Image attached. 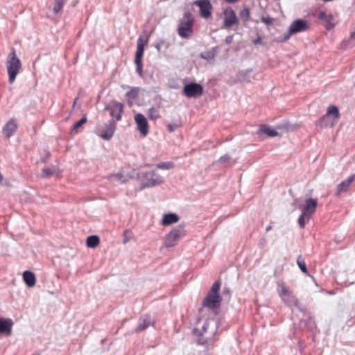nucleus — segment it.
I'll return each mask as SVG.
<instances>
[{"instance_id": "ea45409f", "label": "nucleus", "mask_w": 355, "mask_h": 355, "mask_svg": "<svg viewBox=\"0 0 355 355\" xmlns=\"http://www.w3.org/2000/svg\"><path fill=\"white\" fill-rule=\"evenodd\" d=\"M180 126H181L180 122L169 123L167 125V130L168 132H173Z\"/></svg>"}, {"instance_id": "473e14b6", "label": "nucleus", "mask_w": 355, "mask_h": 355, "mask_svg": "<svg viewBox=\"0 0 355 355\" xmlns=\"http://www.w3.org/2000/svg\"><path fill=\"white\" fill-rule=\"evenodd\" d=\"M66 3L67 0H55V5L53 9L54 13L57 14L60 12Z\"/></svg>"}, {"instance_id": "b1692460", "label": "nucleus", "mask_w": 355, "mask_h": 355, "mask_svg": "<svg viewBox=\"0 0 355 355\" xmlns=\"http://www.w3.org/2000/svg\"><path fill=\"white\" fill-rule=\"evenodd\" d=\"M179 217L176 214L170 213L166 214L164 215L162 219V225H169L173 223L178 222Z\"/></svg>"}, {"instance_id": "aec40b11", "label": "nucleus", "mask_w": 355, "mask_h": 355, "mask_svg": "<svg viewBox=\"0 0 355 355\" xmlns=\"http://www.w3.org/2000/svg\"><path fill=\"white\" fill-rule=\"evenodd\" d=\"M148 42V39H144L141 36L139 37L137 42V51L135 59H142L144 53V46Z\"/></svg>"}, {"instance_id": "f8f14e48", "label": "nucleus", "mask_w": 355, "mask_h": 355, "mask_svg": "<svg viewBox=\"0 0 355 355\" xmlns=\"http://www.w3.org/2000/svg\"><path fill=\"white\" fill-rule=\"evenodd\" d=\"M203 92L202 87L198 83H189L184 87V94L187 97H196Z\"/></svg>"}, {"instance_id": "2f4dec72", "label": "nucleus", "mask_w": 355, "mask_h": 355, "mask_svg": "<svg viewBox=\"0 0 355 355\" xmlns=\"http://www.w3.org/2000/svg\"><path fill=\"white\" fill-rule=\"evenodd\" d=\"M87 117L85 116L77 121L71 128V134H76L78 132L77 130L85 124L87 122Z\"/></svg>"}, {"instance_id": "423d86ee", "label": "nucleus", "mask_w": 355, "mask_h": 355, "mask_svg": "<svg viewBox=\"0 0 355 355\" xmlns=\"http://www.w3.org/2000/svg\"><path fill=\"white\" fill-rule=\"evenodd\" d=\"M339 118L338 108L335 105H331L327 108V113L320 119L318 124L321 127L331 128L338 122Z\"/></svg>"}, {"instance_id": "4be33fe9", "label": "nucleus", "mask_w": 355, "mask_h": 355, "mask_svg": "<svg viewBox=\"0 0 355 355\" xmlns=\"http://www.w3.org/2000/svg\"><path fill=\"white\" fill-rule=\"evenodd\" d=\"M23 279L28 287H33L36 283V277L35 274L29 270H26L23 273Z\"/></svg>"}, {"instance_id": "7ed1b4c3", "label": "nucleus", "mask_w": 355, "mask_h": 355, "mask_svg": "<svg viewBox=\"0 0 355 355\" xmlns=\"http://www.w3.org/2000/svg\"><path fill=\"white\" fill-rule=\"evenodd\" d=\"M187 234L185 225L181 223L172 229L164 238V245L166 248H171L177 245L178 242Z\"/></svg>"}, {"instance_id": "6e6552de", "label": "nucleus", "mask_w": 355, "mask_h": 355, "mask_svg": "<svg viewBox=\"0 0 355 355\" xmlns=\"http://www.w3.org/2000/svg\"><path fill=\"white\" fill-rule=\"evenodd\" d=\"M143 182L142 187H153L159 185L164 182V178L154 171H150L142 173Z\"/></svg>"}, {"instance_id": "6ab92c4d", "label": "nucleus", "mask_w": 355, "mask_h": 355, "mask_svg": "<svg viewBox=\"0 0 355 355\" xmlns=\"http://www.w3.org/2000/svg\"><path fill=\"white\" fill-rule=\"evenodd\" d=\"M13 322L11 319L0 318V334L10 336L12 333Z\"/></svg>"}, {"instance_id": "58836bf2", "label": "nucleus", "mask_w": 355, "mask_h": 355, "mask_svg": "<svg viewBox=\"0 0 355 355\" xmlns=\"http://www.w3.org/2000/svg\"><path fill=\"white\" fill-rule=\"evenodd\" d=\"M325 21L327 22L326 28L327 30H331L332 28L334 27V18L332 15H328L327 19H326Z\"/></svg>"}, {"instance_id": "4c0bfd02", "label": "nucleus", "mask_w": 355, "mask_h": 355, "mask_svg": "<svg viewBox=\"0 0 355 355\" xmlns=\"http://www.w3.org/2000/svg\"><path fill=\"white\" fill-rule=\"evenodd\" d=\"M250 12L248 8H244L240 12V17L243 21H247L250 19Z\"/></svg>"}, {"instance_id": "1a4fd4ad", "label": "nucleus", "mask_w": 355, "mask_h": 355, "mask_svg": "<svg viewBox=\"0 0 355 355\" xmlns=\"http://www.w3.org/2000/svg\"><path fill=\"white\" fill-rule=\"evenodd\" d=\"M218 329V322L214 319H209L205 321L201 333L207 335L208 338H214Z\"/></svg>"}, {"instance_id": "8fccbe9b", "label": "nucleus", "mask_w": 355, "mask_h": 355, "mask_svg": "<svg viewBox=\"0 0 355 355\" xmlns=\"http://www.w3.org/2000/svg\"><path fill=\"white\" fill-rule=\"evenodd\" d=\"M266 243L265 239H261L259 241V245L263 246Z\"/></svg>"}, {"instance_id": "bb28decb", "label": "nucleus", "mask_w": 355, "mask_h": 355, "mask_svg": "<svg viewBox=\"0 0 355 355\" xmlns=\"http://www.w3.org/2000/svg\"><path fill=\"white\" fill-rule=\"evenodd\" d=\"M58 168L55 166L52 168H44L42 171L41 177L43 178H48L53 175H58Z\"/></svg>"}, {"instance_id": "79ce46f5", "label": "nucleus", "mask_w": 355, "mask_h": 355, "mask_svg": "<svg viewBox=\"0 0 355 355\" xmlns=\"http://www.w3.org/2000/svg\"><path fill=\"white\" fill-rule=\"evenodd\" d=\"M110 180L112 182H122L121 181V176L119 174H114V175H112L110 176Z\"/></svg>"}, {"instance_id": "20e7f679", "label": "nucleus", "mask_w": 355, "mask_h": 355, "mask_svg": "<svg viewBox=\"0 0 355 355\" xmlns=\"http://www.w3.org/2000/svg\"><path fill=\"white\" fill-rule=\"evenodd\" d=\"M7 70L10 83H12L21 67L20 60L17 57L15 51L13 49L7 58Z\"/></svg>"}, {"instance_id": "e433bc0d", "label": "nucleus", "mask_w": 355, "mask_h": 355, "mask_svg": "<svg viewBox=\"0 0 355 355\" xmlns=\"http://www.w3.org/2000/svg\"><path fill=\"white\" fill-rule=\"evenodd\" d=\"M148 113L149 118L153 120H156L160 116L159 111L155 107H150Z\"/></svg>"}, {"instance_id": "603ef678", "label": "nucleus", "mask_w": 355, "mask_h": 355, "mask_svg": "<svg viewBox=\"0 0 355 355\" xmlns=\"http://www.w3.org/2000/svg\"><path fill=\"white\" fill-rule=\"evenodd\" d=\"M201 57H202V58H204V59H206V60H208V59H209V58H210L209 55H204V54H202V55H201Z\"/></svg>"}, {"instance_id": "393cba45", "label": "nucleus", "mask_w": 355, "mask_h": 355, "mask_svg": "<svg viewBox=\"0 0 355 355\" xmlns=\"http://www.w3.org/2000/svg\"><path fill=\"white\" fill-rule=\"evenodd\" d=\"M154 46L157 51L161 52L167 50L170 46V43L164 39L159 38L155 41Z\"/></svg>"}, {"instance_id": "09e8293b", "label": "nucleus", "mask_w": 355, "mask_h": 355, "mask_svg": "<svg viewBox=\"0 0 355 355\" xmlns=\"http://www.w3.org/2000/svg\"><path fill=\"white\" fill-rule=\"evenodd\" d=\"M262 40L260 37H258L255 40H254V44L257 45L261 42Z\"/></svg>"}, {"instance_id": "a878e982", "label": "nucleus", "mask_w": 355, "mask_h": 355, "mask_svg": "<svg viewBox=\"0 0 355 355\" xmlns=\"http://www.w3.org/2000/svg\"><path fill=\"white\" fill-rule=\"evenodd\" d=\"M193 333L195 335L199 336L197 339V343L200 345H204L208 342V340L214 339V338H208L207 335L202 334L201 331L197 329H193Z\"/></svg>"}, {"instance_id": "0eeeda50", "label": "nucleus", "mask_w": 355, "mask_h": 355, "mask_svg": "<svg viewBox=\"0 0 355 355\" xmlns=\"http://www.w3.org/2000/svg\"><path fill=\"white\" fill-rule=\"evenodd\" d=\"M309 28L308 22L302 19L294 20L288 28V33L284 35L282 42L287 41L291 35L306 31Z\"/></svg>"}, {"instance_id": "f257e3e1", "label": "nucleus", "mask_w": 355, "mask_h": 355, "mask_svg": "<svg viewBox=\"0 0 355 355\" xmlns=\"http://www.w3.org/2000/svg\"><path fill=\"white\" fill-rule=\"evenodd\" d=\"M220 288V281H216L213 284L208 294L203 300V306L207 307L209 309H215L220 307L222 300V298L218 293Z\"/></svg>"}, {"instance_id": "4468645a", "label": "nucleus", "mask_w": 355, "mask_h": 355, "mask_svg": "<svg viewBox=\"0 0 355 355\" xmlns=\"http://www.w3.org/2000/svg\"><path fill=\"white\" fill-rule=\"evenodd\" d=\"M116 121H110L105 125L102 132H98L97 135L102 139L108 141L113 137L116 130Z\"/></svg>"}, {"instance_id": "de8ad7c7", "label": "nucleus", "mask_w": 355, "mask_h": 355, "mask_svg": "<svg viewBox=\"0 0 355 355\" xmlns=\"http://www.w3.org/2000/svg\"><path fill=\"white\" fill-rule=\"evenodd\" d=\"M126 232L127 231H125L124 232V234H123V236H124V238H123V243L125 244L126 243H128L129 241V239L128 238V236H126Z\"/></svg>"}, {"instance_id": "c756f323", "label": "nucleus", "mask_w": 355, "mask_h": 355, "mask_svg": "<svg viewBox=\"0 0 355 355\" xmlns=\"http://www.w3.org/2000/svg\"><path fill=\"white\" fill-rule=\"evenodd\" d=\"M251 70L243 71L239 73L237 78L240 82H249L250 80V75Z\"/></svg>"}, {"instance_id": "cd10ccee", "label": "nucleus", "mask_w": 355, "mask_h": 355, "mask_svg": "<svg viewBox=\"0 0 355 355\" xmlns=\"http://www.w3.org/2000/svg\"><path fill=\"white\" fill-rule=\"evenodd\" d=\"M311 215L308 214L304 211H302V214L298 218L297 223L300 228H304L306 223H308L311 218Z\"/></svg>"}, {"instance_id": "a211bd4d", "label": "nucleus", "mask_w": 355, "mask_h": 355, "mask_svg": "<svg viewBox=\"0 0 355 355\" xmlns=\"http://www.w3.org/2000/svg\"><path fill=\"white\" fill-rule=\"evenodd\" d=\"M154 322L149 315H144L141 317L139 324L135 329L136 332H140L146 329L148 327L153 325Z\"/></svg>"}, {"instance_id": "9d476101", "label": "nucleus", "mask_w": 355, "mask_h": 355, "mask_svg": "<svg viewBox=\"0 0 355 355\" xmlns=\"http://www.w3.org/2000/svg\"><path fill=\"white\" fill-rule=\"evenodd\" d=\"M193 3L199 7L201 17L208 19L211 17L213 7L210 0H196Z\"/></svg>"}, {"instance_id": "c85d7f7f", "label": "nucleus", "mask_w": 355, "mask_h": 355, "mask_svg": "<svg viewBox=\"0 0 355 355\" xmlns=\"http://www.w3.org/2000/svg\"><path fill=\"white\" fill-rule=\"evenodd\" d=\"M100 240L98 236L92 235L87 239V245L89 248H94L99 244Z\"/></svg>"}, {"instance_id": "ddd939ff", "label": "nucleus", "mask_w": 355, "mask_h": 355, "mask_svg": "<svg viewBox=\"0 0 355 355\" xmlns=\"http://www.w3.org/2000/svg\"><path fill=\"white\" fill-rule=\"evenodd\" d=\"M137 129L143 136H146L148 133V123L144 114L138 113L135 116Z\"/></svg>"}, {"instance_id": "2eb2a0df", "label": "nucleus", "mask_w": 355, "mask_h": 355, "mask_svg": "<svg viewBox=\"0 0 355 355\" xmlns=\"http://www.w3.org/2000/svg\"><path fill=\"white\" fill-rule=\"evenodd\" d=\"M318 206V200L316 198H306L304 205H300L298 207L302 211L311 216L315 212Z\"/></svg>"}, {"instance_id": "a18cd8bd", "label": "nucleus", "mask_w": 355, "mask_h": 355, "mask_svg": "<svg viewBox=\"0 0 355 355\" xmlns=\"http://www.w3.org/2000/svg\"><path fill=\"white\" fill-rule=\"evenodd\" d=\"M232 40H233V36H232V35H228V36H227V37H226V38H225V42H226L227 44H231V43H232Z\"/></svg>"}, {"instance_id": "c03bdc74", "label": "nucleus", "mask_w": 355, "mask_h": 355, "mask_svg": "<svg viewBox=\"0 0 355 355\" xmlns=\"http://www.w3.org/2000/svg\"><path fill=\"white\" fill-rule=\"evenodd\" d=\"M261 20L263 23H265L267 25L271 24L273 21V19L270 17H268V18L263 17Z\"/></svg>"}, {"instance_id": "5701e85b", "label": "nucleus", "mask_w": 355, "mask_h": 355, "mask_svg": "<svg viewBox=\"0 0 355 355\" xmlns=\"http://www.w3.org/2000/svg\"><path fill=\"white\" fill-rule=\"evenodd\" d=\"M257 135L265 134L268 137H275L278 135L277 131L267 125H261L257 132Z\"/></svg>"}, {"instance_id": "39448f33", "label": "nucleus", "mask_w": 355, "mask_h": 355, "mask_svg": "<svg viewBox=\"0 0 355 355\" xmlns=\"http://www.w3.org/2000/svg\"><path fill=\"white\" fill-rule=\"evenodd\" d=\"M194 20L192 15L187 12L184 14L178 28L179 35L182 38H189L193 33Z\"/></svg>"}, {"instance_id": "dca6fc26", "label": "nucleus", "mask_w": 355, "mask_h": 355, "mask_svg": "<svg viewBox=\"0 0 355 355\" xmlns=\"http://www.w3.org/2000/svg\"><path fill=\"white\" fill-rule=\"evenodd\" d=\"M224 26L229 28L233 25L238 24L239 21L235 14V12L232 9L225 10L224 11Z\"/></svg>"}, {"instance_id": "7c9ffc66", "label": "nucleus", "mask_w": 355, "mask_h": 355, "mask_svg": "<svg viewBox=\"0 0 355 355\" xmlns=\"http://www.w3.org/2000/svg\"><path fill=\"white\" fill-rule=\"evenodd\" d=\"M139 89L138 87H132L131 89L125 94V97L129 101L130 100L135 99L139 94Z\"/></svg>"}, {"instance_id": "f3484780", "label": "nucleus", "mask_w": 355, "mask_h": 355, "mask_svg": "<svg viewBox=\"0 0 355 355\" xmlns=\"http://www.w3.org/2000/svg\"><path fill=\"white\" fill-rule=\"evenodd\" d=\"M18 128L16 120L11 119L3 127V133L7 139L10 138Z\"/></svg>"}, {"instance_id": "9b49d317", "label": "nucleus", "mask_w": 355, "mask_h": 355, "mask_svg": "<svg viewBox=\"0 0 355 355\" xmlns=\"http://www.w3.org/2000/svg\"><path fill=\"white\" fill-rule=\"evenodd\" d=\"M110 112V114L115 118L116 121H120L123 112V104L116 101H111L105 107Z\"/></svg>"}, {"instance_id": "a19ab883", "label": "nucleus", "mask_w": 355, "mask_h": 355, "mask_svg": "<svg viewBox=\"0 0 355 355\" xmlns=\"http://www.w3.org/2000/svg\"><path fill=\"white\" fill-rule=\"evenodd\" d=\"M230 161V157L227 155H223L220 157L218 160L217 161L218 163L223 164L224 166H226L227 163Z\"/></svg>"}, {"instance_id": "49530a36", "label": "nucleus", "mask_w": 355, "mask_h": 355, "mask_svg": "<svg viewBox=\"0 0 355 355\" xmlns=\"http://www.w3.org/2000/svg\"><path fill=\"white\" fill-rule=\"evenodd\" d=\"M223 295H227L228 297L230 295V291L228 288L225 287L223 291Z\"/></svg>"}, {"instance_id": "37998d69", "label": "nucleus", "mask_w": 355, "mask_h": 355, "mask_svg": "<svg viewBox=\"0 0 355 355\" xmlns=\"http://www.w3.org/2000/svg\"><path fill=\"white\" fill-rule=\"evenodd\" d=\"M328 15H327L326 12L324 11H320L318 14V19L320 20L326 21Z\"/></svg>"}, {"instance_id": "412c9836", "label": "nucleus", "mask_w": 355, "mask_h": 355, "mask_svg": "<svg viewBox=\"0 0 355 355\" xmlns=\"http://www.w3.org/2000/svg\"><path fill=\"white\" fill-rule=\"evenodd\" d=\"M355 180V174L350 175L344 181L341 182L337 187V195L348 189L350 184Z\"/></svg>"}, {"instance_id": "864d4df0", "label": "nucleus", "mask_w": 355, "mask_h": 355, "mask_svg": "<svg viewBox=\"0 0 355 355\" xmlns=\"http://www.w3.org/2000/svg\"><path fill=\"white\" fill-rule=\"evenodd\" d=\"M270 230H271V226H270V225L268 226V227L266 228V232H268V231H270Z\"/></svg>"}, {"instance_id": "f03ea898", "label": "nucleus", "mask_w": 355, "mask_h": 355, "mask_svg": "<svg viewBox=\"0 0 355 355\" xmlns=\"http://www.w3.org/2000/svg\"><path fill=\"white\" fill-rule=\"evenodd\" d=\"M278 293L281 300L288 306H296L300 309V304L295 295L288 289L286 282L281 281L277 283Z\"/></svg>"}, {"instance_id": "c9c22d12", "label": "nucleus", "mask_w": 355, "mask_h": 355, "mask_svg": "<svg viewBox=\"0 0 355 355\" xmlns=\"http://www.w3.org/2000/svg\"><path fill=\"white\" fill-rule=\"evenodd\" d=\"M136 64V72L140 77H143V64L142 59H135Z\"/></svg>"}, {"instance_id": "3c124183", "label": "nucleus", "mask_w": 355, "mask_h": 355, "mask_svg": "<svg viewBox=\"0 0 355 355\" xmlns=\"http://www.w3.org/2000/svg\"><path fill=\"white\" fill-rule=\"evenodd\" d=\"M228 3H234L237 2L239 0H225Z\"/></svg>"}, {"instance_id": "f704fd0d", "label": "nucleus", "mask_w": 355, "mask_h": 355, "mask_svg": "<svg viewBox=\"0 0 355 355\" xmlns=\"http://www.w3.org/2000/svg\"><path fill=\"white\" fill-rule=\"evenodd\" d=\"M157 168L162 170H168L173 168L175 165L172 162H162L156 164Z\"/></svg>"}, {"instance_id": "72a5a7b5", "label": "nucleus", "mask_w": 355, "mask_h": 355, "mask_svg": "<svg viewBox=\"0 0 355 355\" xmlns=\"http://www.w3.org/2000/svg\"><path fill=\"white\" fill-rule=\"evenodd\" d=\"M297 264L300 268V270L302 271V272L308 275V270L306 268L304 260L302 259L301 255L298 256L297 259Z\"/></svg>"}]
</instances>
